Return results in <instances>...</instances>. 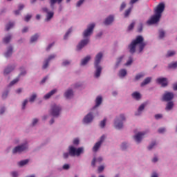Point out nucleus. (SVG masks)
I'll list each match as a JSON object with an SVG mask.
<instances>
[{"label": "nucleus", "mask_w": 177, "mask_h": 177, "mask_svg": "<svg viewBox=\"0 0 177 177\" xmlns=\"http://www.w3.org/2000/svg\"><path fill=\"white\" fill-rule=\"evenodd\" d=\"M135 27V22L131 23L129 27H128V30L131 31V30H133V28Z\"/></svg>", "instance_id": "obj_43"}, {"label": "nucleus", "mask_w": 177, "mask_h": 177, "mask_svg": "<svg viewBox=\"0 0 177 177\" xmlns=\"http://www.w3.org/2000/svg\"><path fill=\"white\" fill-rule=\"evenodd\" d=\"M91 55H87L86 57H84L83 59L81 61V66H86V64H88V62L91 60Z\"/></svg>", "instance_id": "obj_17"}, {"label": "nucleus", "mask_w": 177, "mask_h": 177, "mask_svg": "<svg viewBox=\"0 0 177 177\" xmlns=\"http://www.w3.org/2000/svg\"><path fill=\"white\" fill-rule=\"evenodd\" d=\"M85 0H80L77 1L76 6L80 7L82 4L84 3Z\"/></svg>", "instance_id": "obj_50"}, {"label": "nucleus", "mask_w": 177, "mask_h": 177, "mask_svg": "<svg viewBox=\"0 0 177 177\" xmlns=\"http://www.w3.org/2000/svg\"><path fill=\"white\" fill-rule=\"evenodd\" d=\"M104 139H106L105 136H101L100 141L96 142L94 147H93V151L96 153V151L99 150L100 146H102V144L103 143V142H104Z\"/></svg>", "instance_id": "obj_10"}, {"label": "nucleus", "mask_w": 177, "mask_h": 177, "mask_svg": "<svg viewBox=\"0 0 177 177\" xmlns=\"http://www.w3.org/2000/svg\"><path fill=\"white\" fill-rule=\"evenodd\" d=\"M95 165H96V158H94L91 162V165L92 167H95Z\"/></svg>", "instance_id": "obj_55"}, {"label": "nucleus", "mask_w": 177, "mask_h": 177, "mask_svg": "<svg viewBox=\"0 0 177 177\" xmlns=\"http://www.w3.org/2000/svg\"><path fill=\"white\" fill-rule=\"evenodd\" d=\"M15 66H11L7 67L3 72L4 75H8V74H10V73H12L13 70H15Z\"/></svg>", "instance_id": "obj_16"}, {"label": "nucleus", "mask_w": 177, "mask_h": 177, "mask_svg": "<svg viewBox=\"0 0 177 177\" xmlns=\"http://www.w3.org/2000/svg\"><path fill=\"white\" fill-rule=\"evenodd\" d=\"M122 121H125V116L121 114L120 119L117 118L115 121V128H116V129H121V128H122Z\"/></svg>", "instance_id": "obj_8"}, {"label": "nucleus", "mask_w": 177, "mask_h": 177, "mask_svg": "<svg viewBox=\"0 0 177 177\" xmlns=\"http://www.w3.org/2000/svg\"><path fill=\"white\" fill-rule=\"evenodd\" d=\"M165 36V32H164V30H160L159 32L160 38H164Z\"/></svg>", "instance_id": "obj_46"}, {"label": "nucleus", "mask_w": 177, "mask_h": 177, "mask_svg": "<svg viewBox=\"0 0 177 177\" xmlns=\"http://www.w3.org/2000/svg\"><path fill=\"white\" fill-rule=\"evenodd\" d=\"M104 169V166H100V167H98V171H99V172L103 171Z\"/></svg>", "instance_id": "obj_57"}, {"label": "nucleus", "mask_w": 177, "mask_h": 177, "mask_svg": "<svg viewBox=\"0 0 177 177\" xmlns=\"http://www.w3.org/2000/svg\"><path fill=\"white\" fill-rule=\"evenodd\" d=\"M146 106H147V102L143 103L139 106L138 110L139 114H140L141 111H143V110H145V107H146Z\"/></svg>", "instance_id": "obj_27"}, {"label": "nucleus", "mask_w": 177, "mask_h": 177, "mask_svg": "<svg viewBox=\"0 0 177 177\" xmlns=\"http://www.w3.org/2000/svg\"><path fill=\"white\" fill-rule=\"evenodd\" d=\"M150 82H151V77H148L141 83L140 86H146V85H148Z\"/></svg>", "instance_id": "obj_18"}, {"label": "nucleus", "mask_w": 177, "mask_h": 177, "mask_svg": "<svg viewBox=\"0 0 177 177\" xmlns=\"http://www.w3.org/2000/svg\"><path fill=\"white\" fill-rule=\"evenodd\" d=\"M62 1L63 0H50V6L53 9L56 2H57V3H62Z\"/></svg>", "instance_id": "obj_22"}, {"label": "nucleus", "mask_w": 177, "mask_h": 177, "mask_svg": "<svg viewBox=\"0 0 177 177\" xmlns=\"http://www.w3.org/2000/svg\"><path fill=\"white\" fill-rule=\"evenodd\" d=\"M73 145L78 146V145H80V140H78V138H75L73 140Z\"/></svg>", "instance_id": "obj_49"}, {"label": "nucleus", "mask_w": 177, "mask_h": 177, "mask_svg": "<svg viewBox=\"0 0 177 177\" xmlns=\"http://www.w3.org/2000/svg\"><path fill=\"white\" fill-rule=\"evenodd\" d=\"M175 95L172 92L165 91L162 97V102H171L174 99Z\"/></svg>", "instance_id": "obj_6"}, {"label": "nucleus", "mask_w": 177, "mask_h": 177, "mask_svg": "<svg viewBox=\"0 0 177 177\" xmlns=\"http://www.w3.org/2000/svg\"><path fill=\"white\" fill-rule=\"evenodd\" d=\"M38 38H39V35L35 34L30 37V42H36V41H38Z\"/></svg>", "instance_id": "obj_25"}, {"label": "nucleus", "mask_w": 177, "mask_h": 177, "mask_svg": "<svg viewBox=\"0 0 177 177\" xmlns=\"http://www.w3.org/2000/svg\"><path fill=\"white\" fill-rule=\"evenodd\" d=\"M145 135H146V133H145V132L138 133L134 136V139H135L136 142H137V143H140V142H142V139H143V136H145Z\"/></svg>", "instance_id": "obj_13"}, {"label": "nucleus", "mask_w": 177, "mask_h": 177, "mask_svg": "<svg viewBox=\"0 0 177 177\" xmlns=\"http://www.w3.org/2000/svg\"><path fill=\"white\" fill-rule=\"evenodd\" d=\"M174 107V102H169L166 106V110H172Z\"/></svg>", "instance_id": "obj_31"}, {"label": "nucleus", "mask_w": 177, "mask_h": 177, "mask_svg": "<svg viewBox=\"0 0 177 177\" xmlns=\"http://www.w3.org/2000/svg\"><path fill=\"white\" fill-rule=\"evenodd\" d=\"M145 39L143 38V36L138 35L136 37V39L132 41L131 45H145V43H143Z\"/></svg>", "instance_id": "obj_9"}, {"label": "nucleus", "mask_w": 177, "mask_h": 177, "mask_svg": "<svg viewBox=\"0 0 177 177\" xmlns=\"http://www.w3.org/2000/svg\"><path fill=\"white\" fill-rule=\"evenodd\" d=\"M156 120H160V118H162V115L161 114H156L155 115Z\"/></svg>", "instance_id": "obj_52"}, {"label": "nucleus", "mask_w": 177, "mask_h": 177, "mask_svg": "<svg viewBox=\"0 0 177 177\" xmlns=\"http://www.w3.org/2000/svg\"><path fill=\"white\" fill-rule=\"evenodd\" d=\"M84 46H85L84 45H79L77 46V50H81V49H83Z\"/></svg>", "instance_id": "obj_54"}, {"label": "nucleus", "mask_w": 177, "mask_h": 177, "mask_svg": "<svg viewBox=\"0 0 177 177\" xmlns=\"http://www.w3.org/2000/svg\"><path fill=\"white\" fill-rule=\"evenodd\" d=\"M28 27H24L22 30V32L24 34L25 32H28Z\"/></svg>", "instance_id": "obj_60"}, {"label": "nucleus", "mask_w": 177, "mask_h": 177, "mask_svg": "<svg viewBox=\"0 0 177 177\" xmlns=\"http://www.w3.org/2000/svg\"><path fill=\"white\" fill-rule=\"evenodd\" d=\"M72 32H73V28H70L66 32V33L65 34V35L64 36V39H67V38H68V35H70V34H71Z\"/></svg>", "instance_id": "obj_33"}, {"label": "nucleus", "mask_w": 177, "mask_h": 177, "mask_svg": "<svg viewBox=\"0 0 177 177\" xmlns=\"http://www.w3.org/2000/svg\"><path fill=\"white\" fill-rule=\"evenodd\" d=\"M15 26V23L13 22H9L6 26V31H9L10 28H13Z\"/></svg>", "instance_id": "obj_28"}, {"label": "nucleus", "mask_w": 177, "mask_h": 177, "mask_svg": "<svg viewBox=\"0 0 177 177\" xmlns=\"http://www.w3.org/2000/svg\"><path fill=\"white\" fill-rule=\"evenodd\" d=\"M132 97H133V99H136V100H139L141 97L140 93H139L138 92L133 93H132Z\"/></svg>", "instance_id": "obj_26"}, {"label": "nucleus", "mask_w": 177, "mask_h": 177, "mask_svg": "<svg viewBox=\"0 0 177 177\" xmlns=\"http://www.w3.org/2000/svg\"><path fill=\"white\" fill-rule=\"evenodd\" d=\"M143 77H145V73H139L136 75L135 80L136 81H139V80H140V78H143Z\"/></svg>", "instance_id": "obj_37"}, {"label": "nucleus", "mask_w": 177, "mask_h": 177, "mask_svg": "<svg viewBox=\"0 0 177 177\" xmlns=\"http://www.w3.org/2000/svg\"><path fill=\"white\" fill-rule=\"evenodd\" d=\"M159 133H163V132H165V128H160L158 129Z\"/></svg>", "instance_id": "obj_61"}, {"label": "nucleus", "mask_w": 177, "mask_h": 177, "mask_svg": "<svg viewBox=\"0 0 177 177\" xmlns=\"http://www.w3.org/2000/svg\"><path fill=\"white\" fill-rule=\"evenodd\" d=\"M175 51L174 50H169L167 52V54L166 55V57H171V56L175 55Z\"/></svg>", "instance_id": "obj_38"}, {"label": "nucleus", "mask_w": 177, "mask_h": 177, "mask_svg": "<svg viewBox=\"0 0 177 177\" xmlns=\"http://www.w3.org/2000/svg\"><path fill=\"white\" fill-rule=\"evenodd\" d=\"M70 168V165L68 164H65L63 166V169H68Z\"/></svg>", "instance_id": "obj_56"}, {"label": "nucleus", "mask_w": 177, "mask_h": 177, "mask_svg": "<svg viewBox=\"0 0 177 177\" xmlns=\"http://www.w3.org/2000/svg\"><path fill=\"white\" fill-rule=\"evenodd\" d=\"M73 90L71 89H68L65 93H64V96L65 97H66V99H70L71 97H73Z\"/></svg>", "instance_id": "obj_19"}, {"label": "nucleus", "mask_w": 177, "mask_h": 177, "mask_svg": "<svg viewBox=\"0 0 177 177\" xmlns=\"http://www.w3.org/2000/svg\"><path fill=\"white\" fill-rule=\"evenodd\" d=\"M24 9V6L23 4L19 5V10H23Z\"/></svg>", "instance_id": "obj_64"}, {"label": "nucleus", "mask_w": 177, "mask_h": 177, "mask_svg": "<svg viewBox=\"0 0 177 177\" xmlns=\"http://www.w3.org/2000/svg\"><path fill=\"white\" fill-rule=\"evenodd\" d=\"M156 82L160 84L163 87L168 86V79L166 77H159L156 80Z\"/></svg>", "instance_id": "obj_11"}, {"label": "nucleus", "mask_w": 177, "mask_h": 177, "mask_svg": "<svg viewBox=\"0 0 177 177\" xmlns=\"http://www.w3.org/2000/svg\"><path fill=\"white\" fill-rule=\"evenodd\" d=\"M8 93V91H6V92H5V93H3V95H2L3 99H6V97H7Z\"/></svg>", "instance_id": "obj_62"}, {"label": "nucleus", "mask_w": 177, "mask_h": 177, "mask_svg": "<svg viewBox=\"0 0 177 177\" xmlns=\"http://www.w3.org/2000/svg\"><path fill=\"white\" fill-rule=\"evenodd\" d=\"M103 57V53H99L96 55L94 62V66L96 68L95 77V78H99L100 77V74L102 73V66H100L99 64H100V62H102V58Z\"/></svg>", "instance_id": "obj_4"}, {"label": "nucleus", "mask_w": 177, "mask_h": 177, "mask_svg": "<svg viewBox=\"0 0 177 177\" xmlns=\"http://www.w3.org/2000/svg\"><path fill=\"white\" fill-rule=\"evenodd\" d=\"M11 175H12V177H17L18 176L17 172H16V171L12 172Z\"/></svg>", "instance_id": "obj_63"}, {"label": "nucleus", "mask_w": 177, "mask_h": 177, "mask_svg": "<svg viewBox=\"0 0 177 177\" xmlns=\"http://www.w3.org/2000/svg\"><path fill=\"white\" fill-rule=\"evenodd\" d=\"M37 99V93H34L29 98V102L32 103Z\"/></svg>", "instance_id": "obj_36"}, {"label": "nucleus", "mask_w": 177, "mask_h": 177, "mask_svg": "<svg viewBox=\"0 0 177 177\" xmlns=\"http://www.w3.org/2000/svg\"><path fill=\"white\" fill-rule=\"evenodd\" d=\"M62 111V107L60 106L53 104L51 106L50 114L53 117H59L60 111Z\"/></svg>", "instance_id": "obj_5"}, {"label": "nucleus", "mask_w": 177, "mask_h": 177, "mask_svg": "<svg viewBox=\"0 0 177 177\" xmlns=\"http://www.w3.org/2000/svg\"><path fill=\"white\" fill-rule=\"evenodd\" d=\"M130 53H135L136 50V45H131L129 46Z\"/></svg>", "instance_id": "obj_32"}, {"label": "nucleus", "mask_w": 177, "mask_h": 177, "mask_svg": "<svg viewBox=\"0 0 177 177\" xmlns=\"http://www.w3.org/2000/svg\"><path fill=\"white\" fill-rule=\"evenodd\" d=\"M133 60L132 59V57H129V59L127 61V63L125 64V66H131L132 64Z\"/></svg>", "instance_id": "obj_42"}, {"label": "nucleus", "mask_w": 177, "mask_h": 177, "mask_svg": "<svg viewBox=\"0 0 177 177\" xmlns=\"http://www.w3.org/2000/svg\"><path fill=\"white\" fill-rule=\"evenodd\" d=\"M82 153H84V148L79 147L78 149L73 147H68V153H64L63 157L64 158H68V156H71V157H74L75 156H81Z\"/></svg>", "instance_id": "obj_3"}, {"label": "nucleus", "mask_w": 177, "mask_h": 177, "mask_svg": "<svg viewBox=\"0 0 177 177\" xmlns=\"http://www.w3.org/2000/svg\"><path fill=\"white\" fill-rule=\"evenodd\" d=\"M29 161L30 160L28 159L21 160L20 162H18V165L19 167H24V165H27V164H28Z\"/></svg>", "instance_id": "obj_24"}, {"label": "nucleus", "mask_w": 177, "mask_h": 177, "mask_svg": "<svg viewBox=\"0 0 177 177\" xmlns=\"http://www.w3.org/2000/svg\"><path fill=\"white\" fill-rule=\"evenodd\" d=\"M106 119H104L102 121H101L100 126L101 128H103L104 127H106Z\"/></svg>", "instance_id": "obj_44"}, {"label": "nucleus", "mask_w": 177, "mask_h": 177, "mask_svg": "<svg viewBox=\"0 0 177 177\" xmlns=\"http://www.w3.org/2000/svg\"><path fill=\"white\" fill-rule=\"evenodd\" d=\"M57 92V89H53L51 91H50L48 93L44 95V99H49L50 96H53V95H55V93Z\"/></svg>", "instance_id": "obj_20"}, {"label": "nucleus", "mask_w": 177, "mask_h": 177, "mask_svg": "<svg viewBox=\"0 0 177 177\" xmlns=\"http://www.w3.org/2000/svg\"><path fill=\"white\" fill-rule=\"evenodd\" d=\"M93 120V114H92V113H89L88 115H86L84 117L83 122H84V124H89V122H92Z\"/></svg>", "instance_id": "obj_14"}, {"label": "nucleus", "mask_w": 177, "mask_h": 177, "mask_svg": "<svg viewBox=\"0 0 177 177\" xmlns=\"http://www.w3.org/2000/svg\"><path fill=\"white\" fill-rule=\"evenodd\" d=\"M10 39H12V36L8 35L3 39V41L4 44H9V42H10Z\"/></svg>", "instance_id": "obj_29"}, {"label": "nucleus", "mask_w": 177, "mask_h": 177, "mask_svg": "<svg viewBox=\"0 0 177 177\" xmlns=\"http://www.w3.org/2000/svg\"><path fill=\"white\" fill-rule=\"evenodd\" d=\"M138 49H139V53L142 52V50L145 49V45H140L138 47Z\"/></svg>", "instance_id": "obj_53"}, {"label": "nucleus", "mask_w": 177, "mask_h": 177, "mask_svg": "<svg viewBox=\"0 0 177 177\" xmlns=\"http://www.w3.org/2000/svg\"><path fill=\"white\" fill-rule=\"evenodd\" d=\"M55 57H56L55 55H50L48 58L44 61V64H43L42 68L44 70L48 68V66H49V62H50V60H53Z\"/></svg>", "instance_id": "obj_12"}, {"label": "nucleus", "mask_w": 177, "mask_h": 177, "mask_svg": "<svg viewBox=\"0 0 177 177\" xmlns=\"http://www.w3.org/2000/svg\"><path fill=\"white\" fill-rule=\"evenodd\" d=\"M113 21H114V17L113 15H110L105 19V21H104V24H105V26H109L111 24Z\"/></svg>", "instance_id": "obj_15"}, {"label": "nucleus", "mask_w": 177, "mask_h": 177, "mask_svg": "<svg viewBox=\"0 0 177 177\" xmlns=\"http://www.w3.org/2000/svg\"><path fill=\"white\" fill-rule=\"evenodd\" d=\"M17 82H19V77H17L16 79L13 80L10 83V86H12V85H15V84H17Z\"/></svg>", "instance_id": "obj_41"}, {"label": "nucleus", "mask_w": 177, "mask_h": 177, "mask_svg": "<svg viewBox=\"0 0 177 177\" xmlns=\"http://www.w3.org/2000/svg\"><path fill=\"white\" fill-rule=\"evenodd\" d=\"M53 12H49L47 13L46 15V21H49V20H50V19H52V17H53Z\"/></svg>", "instance_id": "obj_30"}, {"label": "nucleus", "mask_w": 177, "mask_h": 177, "mask_svg": "<svg viewBox=\"0 0 177 177\" xmlns=\"http://www.w3.org/2000/svg\"><path fill=\"white\" fill-rule=\"evenodd\" d=\"M168 67L169 68H176V67H177V62L169 64Z\"/></svg>", "instance_id": "obj_40"}, {"label": "nucleus", "mask_w": 177, "mask_h": 177, "mask_svg": "<svg viewBox=\"0 0 177 177\" xmlns=\"http://www.w3.org/2000/svg\"><path fill=\"white\" fill-rule=\"evenodd\" d=\"M126 6H127V4L125 3V2L122 3L121 6H120V11L124 10V9H125Z\"/></svg>", "instance_id": "obj_48"}, {"label": "nucleus", "mask_w": 177, "mask_h": 177, "mask_svg": "<svg viewBox=\"0 0 177 177\" xmlns=\"http://www.w3.org/2000/svg\"><path fill=\"white\" fill-rule=\"evenodd\" d=\"M164 9H165V4L163 3H159L154 9V15L147 21V24L151 26V24L158 23L160 19H161L162 12H164Z\"/></svg>", "instance_id": "obj_1"}, {"label": "nucleus", "mask_w": 177, "mask_h": 177, "mask_svg": "<svg viewBox=\"0 0 177 177\" xmlns=\"http://www.w3.org/2000/svg\"><path fill=\"white\" fill-rule=\"evenodd\" d=\"M127 75V70L121 69L119 72V77H125Z\"/></svg>", "instance_id": "obj_34"}, {"label": "nucleus", "mask_w": 177, "mask_h": 177, "mask_svg": "<svg viewBox=\"0 0 177 177\" xmlns=\"http://www.w3.org/2000/svg\"><path fill=\"white\" fill-rule=\"evenodd\" d=\"M131 12H132V7H131L125 10L124 17H128V16H129V15H131Z\"/></svg>", "instance_id": "obj_35"}, {"label": "nucleus", "mask_w": 177, "mask_h": 177, "mask_svg": "<svg viewBox=\"0 0 177 177\" xmlns=\"http://www.w3.org/2000/svg\"><path fill=\"white\" fill-rule=\"evenodd\" d=\"M30 19H31V15H28L26 17H25V21H28L30 20Z\"/></svg>", "instance_id": "obj_59"}, {"label": "nucleus", "mask_w": 177, "mask_h": 177, "mask_svg": "<svg viewBox=\"0 0 177 177\" xmlns=\"http://www.w3.org/2000/svg\"><path fill=\"white\" fill-rule=\"evenodd\" d=\"M26 74H27V72L25 70L21 71V73L19 75V77H21V75H26Z\"/></svg>", "instance_id": "obj_58"}, {"label": "nucleus", "mask_w": 177, "mask_h": 177, "mask_svg": "<svg viewBox=\"0 0 177 177\" xmlns=\"http://www.w3.org/2000/svg\"><path fill=\"white\" fill-rule=\"evenodd\" d=\"M95 26L96 25L93 23L88 25L87 28L84 30L83 32V37L85 39L81 41L80 45H88V44H89V38H88V37H91V35L93 34V30Z\"/></svg>", "instance_id": "obj_2"}, {"label": "nucleus", "mask_w": 177, "mask_h": 177, "mask_svg": "<svg viewBox=\"0 0 177 177\" xmlns=\"http://www.w3.org/2000/svg\"><path fill=\"white\" fill-rule=\"evenodd\" d=\"M70 61L65 60L62 62V66H68L70 64Z\"/></svg>", "instance_id": "obj_51"}, {"label": "nucleus", "mask_w": 177, "mask_h": 177, "mask_svg": "<svg viewBox=\"0 0 177 177\" xmlns=\"http://www.w3.org/2000/svg\"><path fill=\"white\" fill-rule=\"evenodd\" d=\"M122 59H124V56H121L117 59L116 67H118V66H120V64L122 62Z\"/></svg>", "instance_id": "obj_39"}, {"label": "nucleus", "mask_w": 177, "mask_h": 177, "mask_svg": "<svg viewBox=\"0 0 177 177\" xmlns=\"http://www.w3.org/2000/svg\"><path fill=\"white\" fill-rule=\"evenodd\" d=\"M27 149H28V146L27 145V143H25L15 147L12 149V153L13 154H16V153H22V151H26Z\"/></svg>", "instance_id": "obj_7"}, {"label": "nucleus", "mask_w": 177, "mask_h": 177, "mask_svg": "<svg viewBox=\"0 0 177 177\" xmlns=\"http://www.w3.org/2000/svg\"><path fill=\"white\" fill-rule=\"evenodd\" d=\"M157 144L156 142H153L149 147H148V150H151L156 146Z\"/></svg>", "instance_id": "obj_47"}, {"label": "nucleus", "mask_w": 177, "mask_h": 177, "mask_svg": "<svg viewBox=\"0 0 177 177\" xmlns=\"http://www.w3.org/2000/svg\"><path fill=\"white\" fill-rule=\"evenodd\" d=\"M27 103H28V100H25L22 104V110H24L26 109V106H27Z\"/></svg>", "instance_id": "obj_45"}, {"label": "nucleus", "mask_w": 177, "mask_h": 177, "mask_svg": "<svg viewBox=\"0 0 177 177\" xmlns=\"http://www.w3.org/2000/svg\"><path fill=\"white\" fill-rule=\"evenodd\" d=\"M95 106H94V109H96V107H99L100 104H102V97L98 96L97 97L96 100H95Z\"/></svg>", "instance_id": "obj_23"}, {"label": "nucleus", "mask_w": 177, "mask_h": 177, "mask_svg": "<svg viewBox=\"0 0 177 177\" xmlns=\"http://www.w3.org/2000/svg\"><path fill=\"white\" fill-rule=\"evenodd\" d=\"M12 53H13V48H12V46H10V47H9L7 52L5 53V57H10V56H12Z\"/></svg>", "instance_id": "obj_21"}]
</instances>
